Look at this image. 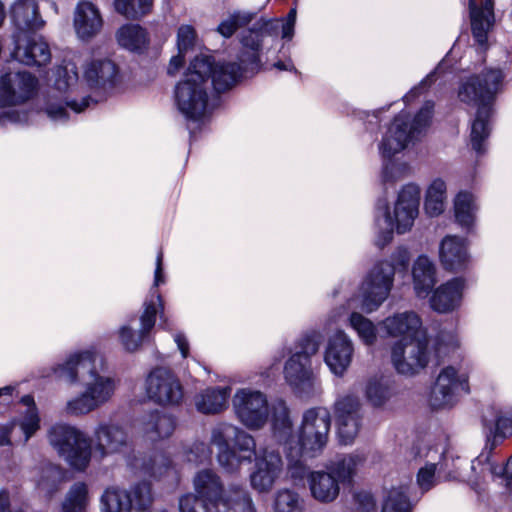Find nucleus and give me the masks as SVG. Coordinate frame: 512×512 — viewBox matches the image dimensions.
<instances>
[{"instance_id": "nucleus-50", "label": "nucleus", "mask_w": 512, "mask_h": 512, "mask_svg": "<svg viewBox=\"0 0 512 512\" xmlns=\"http://www.w3.org/2000/svg\"><path fill=\"white\" fill-rule=\"evenodd\" d=\"M356 464V457L343 455L331 463L328 473H331L337 479L338 484L346 483L351 480Z\"/></svg>"}, {"instance_id": "nucleus-52", "label": "nucleus", "mask_w": 512, "mask_h": 512, "mask_svg": "<svg viewBox=\"0 0 512 512\" xmlns=\"http://www.w3.org/2000/svg\"><path fill=\"white\" fill-rule=\"evenodd\" d=\"M350 326L357 332L359 338L366 344L372 345L376 340L374 324L363 315L353 312L349 317Z\"/></svg>"}, {"instance_id": "nucleus-45", "label": "nucleus", "mask_w": 512, "mask_h": 512, "mask_svg": "<svg viewBox=\"0 0 512 512\" xmlns=\"http://www.w3.org/2000/svg\"><path fill=\"white\" fill-rule=\"evenodd\" d=\"M88 503V488L85 483H75L66 495L62 512H85Z\"/></svg>"}, {"instance_id": "nucleus-15", "label": "nucleus", "mask_w": 512, "mask_h": 512, "mask_svg": "<svg viewBox=\"0 0 512 512\" xmlns=\"http://www.w3.org/2000/svg\"><path fill=\"white\" fill-rule=\"evenodd\" d=\"M233 409L238 420L248 429H259L269 416L266 396L250 388L236 391L232 399Z\"/></svg>"}, {"instance_id": "nucleus-27", "label": "nucleus", "mask_w": 512, "mask_h": 512, "mask_svg": "<svg viewBox=\"0 0 512 512\" xmlns=\"http://www.w3.org/2000/svg\"><path fill=\"white\" fill-rule=\"evenodd\" d=\"M127 464L135 473L148 475L156 480L174 473L171 459L163 453H154L149 458L129 455Z\"/></svg>"}, {"instance_id": "nucleus-53", "label": "nucleus", "mask_w": 512, "mask_h": 512, "mask_svg": "<svg viewBox=\"0 0 512 512\" xmlns=\"http://www.w3.org/2000/svg\"><path fill=\"white\" fill-rule=\"evenodd\" d=\"M512 436V410L501 413L496 418L495 432L492 439L488 438L486 444L495 449L505 438Z\"/></svg>"}, {"instance_id": "nucleus-11", "label": "nucleus", "mask_w": 512, "mask_h": 512, "mask_svg": "<svg viewBox=\"0 0 512 512\" xmlns=\"http://www.w3.org/2000/svg\"><path fill=\"white\" fill-rule=\"evenodd\" d=\"M51 445L71 467L84 470L90 461V440L78 429L67 424H55L49 434Z\"/></svg>"}, {"instance_id": "nucleus-48", "label": "nucleus", "mask_w": 512, "mask_h": 512, "mask_svg": "<svg viewBox=\"0 0 512 512\" xmlns=\"http://www.w3.org/2000/svg\"><path fill=\"white\" fill-rule=\"evenodd\" d=\"M365 394L373 406L380 407L390 399L392 391L387 380L373 378L368 381Z\"/></svg>"}, {"instance_id": "nucleus-22", "label": "nucleus", "mask_w": 512, "mask_h": 512, "mask_svg": "<svg viewBox=\"0 0 512 512\" xmlns=\"http://www.w3.org/2000/svg\"><path fill=\"white\" fill-rule=\"evenodd\" d=\"M420 188L415 184L405 185L398 194L394 216L397 233L408 231L419 212Z\"/></svg>"}, {"instance_id": "nucleus-31", "label": "nucleus", "mask_w": 512, "mask_h": 512, "mask_svg": "<svg viewBox=\"0 0 512 512\" xmlns=\"http://www.w3.org/2000/svg\"><path fill=\"white\" fill-rule=\"evenodd\" d=\"M308 482L312 496L319 502H332L339 495L340 486L331 473L324 471L311 472Z\"/></svg>"}, {"instance_id": "nucleus-16", "label": "nucleus", "mask_w": 512, "mask_h": 512, "mask_svg": "<svg viewBox=\"0 0 512 512\" xmlns=\"http://www.w3.org/2000/svg\"><path fill=\"white\" fill-rule=\"evenodd\" d=\"M147 397L160 406H178L183 400V387L169 369L158 367L152 370L145 381Z\"/></svg>"}, {"instance_id": "nucleus-33", "label": "nucleus", "mask_w": 512, "mask_h": 512, "mask_svg": "<svg viewBox=\"0 0 512 512\" xmlns=\"http://www.w3.org/2000/svg\"><path fill=\"white\" fill-rule=\"evenodd\" d=\"M414 290L418 298H426L436 283L433 262L425 255L417 258L412 270Z\"/></svg>"}, {"instance_id": "nucleus-8", "label": "nucleus", "mask_w": 512, "mask_h": 512, "mask_svg": "<svg viewBox=\"0 0 512 512\" xmlns=\"http://www.w3.org/2000/svg\"><path fill=\"white\" fill-rule=\"evenodd\" d=\"M195 493H186L179 499L180 512H221V508L229 507L234 497L231 489L242 487L231 485L225 490L220 477L211 469L196 473L193 478Z\"/></svg>"}, {"instance_id": "nucleus-55", "label": "nucleus", "mask_w": 512, "mask_h": 512, "mask_svg": "<svg viewBox=\"0 0 512 512\" xmlns=\"http://www.w3.org/2000/svg\"><path fill=\"white\" fill-rule=\"evenodd\" d=\"M231 492L234 494L231 504L224 507L221 512H256L252 499L244 487H233Z\"/></svg>"}, {"instance_id": "nucleus-38", "label": "nucleus", "mask_w": 512, "mask_h": 512, "mask_svg": "<svg viewBox=\"0 0 512 512\" xmlns=\"http://www.w3.org/2000/svg\"><path fill=\"white\" fill-rule=\"evenodd\" d=\"M477 206L474 196L466 191L459 192L454 200L456 222L463 228L470 230L474 224Z\"/></svg>"}, {"instance_id": "nucleus-39", "label": "nucleus", "mask_w": 512, "mask_h": 512, "mask_svg": "<svg viewBox=\"0 0 512 512\" xmlns=\"http://www.w3.org/2000/svg\"><path fill=\"white\" fill-rule=\"evenodd\" d=\"M101 512H131V501L126 489L107 488L100 499Z\"/></svg>"}, {"instance_id": "nucleus-49", "label": "nucleus", "mask_w": 512, "mask_h": 512, "mask_svg": "<svg viewBox=\"0 0 512 512\" xmlns=\"http://www.w3.org/2000/svg\"><path fill=\"white\" fill-rule=\"evenodd\" d=\"M90 97H84L80 103L76 100L67 101L65 106L61 104H50L46 107L45 111L47 116L55 121L65 123L69 119L67 108H70L74 113H80L89 106Z\"/></svg>"}, {"instance_id": "nucleus-34", "label": "nucleus", "mask_w": 512, "mask_h": 512, "mask_svg": "<svg viewBox=\"0 0 512 512\" xmlns=\"http://www.w3.org/2000/svg\"><path fill=\"white\" fill-rule=\"evenodd\" d=\"M230 395L229 387L207 388L195 396V406L202 414H217L227 407Z\"/></svg>"}, {"instance_id": "nucleus-5", "label": "nucleus", "mask_w": 512, "mask_h": 512, "mask_svg": "<svg viewBox=\"0 0 512 512\" xmlns=\"http://www.w3.org/2000/svg\"><path fill=\"white\" fill-rule=\"evenodd\" d=\"M382 325L389 336L401 337L391 348V362L399 374L414 375L427 366L429 340L415 312L397 313Z\"/></svg>"}, {"instance_id": "nucleus-43", "label": "nucleus", "mask_w": 512, "mask_h": 512, "mask_svg": "<svg viewBox=\"0 0 512 512\" xmlns=\"http://www.w3.org/2000/svg\"><path fill=\"white\" fill-rule=\"evenodd\" d=\"M65 478V471L57 465L48 463L41 468L37 487L51 496L57 491L59 484Z\"/></svg>"}, {"instance_id": "nucleus-29", "label": "nucleus", "mask_w": 512, "mask_h": 512, "mask_svg": "<svg viewBox=\"0 0 512 512\" xmlns=\"http://www.w3.org/2000/svg\"><path fill=\"white\" fill-rule=\"evenodd\" d=\"M74 26L77 35L89 39L102 27V18L97 7L89 1H80L75 10Z\"/></svg>"}, {"instance_id": "nucleus-32", "label": "nucleus", "mask_w": 512, "mask_h": 512, "mask_svg": "<svg viewBox=\"0 0 512 512\" xmlns=\"http://www.w3.org/2000/svg\"><path fill=\"white\" fill-rule=\"evenodd\" d=\"M493 450L490 449V444H486L482 452L471 462L473 476L470 478V482L474 490L478 489L480 481L484 480L487 474L493 478L504 477L506 479L504 466L491 461Z\"/></svg>"}, {"instance_id": "nucleus-1", "label": "nucleus", "mask_w": 512, "mask_h": 512, "mask_svg": "<svg viewBox=\"0 0 512 512\" xmlns=\"http://www.w3.org/2000/svg\"><path fill=\"white\" fill-rule=\"evenodd\" d=\"M211 444L218 448V462L228 473L238 471L243 462H251L254 456L255 470L250 475V482L259 492L269 491L282 471L279 452L268 448L256 450L254 438L232 424L216 426L211 433Z\"/></svg>"}, {"instance_id": "nucleus-40", "label": "nucleus", "mask_w": 512, "mask_h": 512, "mask_svg": "<svg viewBox=\"0 0 512 512\" xmlns=\"http://www.w3.org/2000/svg\"><path fill=\"white\" fill-rule=\"evenodd\" d=\"M446 199V183L440 179H434L429 185L424 202L426 213L431 216H438L444 211V201Z\"/></svg>"}, {"instance_id": "nucleus-35", "label": "nucleus", "mask_w": 512, "mask_h": 512, "mask_svg": "<svg viewBox=\"0 0 512 512\" xmlns=\"http://www.w3.org/2000/svg\"><path fill=\"white\" fill-rule=\"evenodd\" d=\"M175 428V417L158 410L152 411L148 415V420L144 422V431L152 441L170 437Z\"/></svg>"}, {"instance_id": "nucleus-10", "label": "nucleus", "mask_w": 512, "mask_h": 512, "mask_svg": "<svg viewBox=\"0 0 512 512\" xmlns=\"http://www.w3.org/2000/svg\"><path fill=\"white\" fill-rule=\"evenodd\" d=\"M322 339L323 336L318 331L304 334L296 343L295 352L285 363L284 378L299 395L308 394L313 389L315 377L310 358L318 351Z\"/></svg>"}, {"instance_id": "nucleus-6", "label": "nucleus", "mask_w": 512, "mask_h": 512, "mask_svg": "<svg viewBox=\"0 0 512 512\" xmlns=\"http://www.w3.org/2000/svg\"><path fill=\"white\" fill-rule=\"evenodd\" d=\"M96 350L90 348L71 354L68 359L54 368V373L69 383H75L81 372H88L93 379L84 393L68 401L66 411L71 415H84L107 402L114 393L115 382L110 377L97 374L95 368Z\"/></svg>"}, {"instance_id": "nucleus-46", "label": "nucleus", "mask_w": 512, "mask_h": 512, "mask_svg": "<svg viewBox=\"0 0 512 512\" xmlns=\"http://www.w3.org/2000/svg\"><path fill=\"white\" fill-rule=\"evenodd\" d=\"M116 11L128 19H139L148 14L153 0H115Z\"/></svg>"}, {"instance_id": "nucleus-9", "label": "nucleus", "mask_w": 512, "mask_h": 512, "mask_svg": "<svg viewBox=\"0 0 512 512\" xmlns=\"http://www.w3.org/2000/svg\"><path fill=\"white\" fill-rule=\"evenodd\" d=\"M164 281L163 252L160 250L156 257L153 287L150 290L149 297L144 301V310L140 316L141 329L136 333L129 326H123L119 332L121 343L127 351H136L148 338L151 330L155 326L158 314L161 320L160 327L163 329H170V324L164 315L162 296L157 291V287L164 283Z\"/></svg>"}, {"instance_id": "nucleus-36", "label": "nucleus", "mask_w": 512, "mask_h": 512, "mask_svg": "<svg viewBox=\"0 0 512 512\" xmlns=\"http://www.w3.org/2000/svg\"><path fill=\"white\" fill-rule=\"evenodd\" d=\"M116 37L120 46L132 52L141 53L149 45L147 31L138 24L123 25L117 31Z\"/></svg>"}, {"instance_id": "nucleus-59", "label": "nucleus", "mask_w": 512, "mask_h": 512, "mask_svg": "<svg viewBox=\"0 0 512 512\" xmlns=\"http://www.w3.org/2000/svg\"><path fill=\"white\" fill-rule=\"evenodd\" d=\"M382 221L385 223L386 229L380 232L379 237L377 239L376 244L379 247L385 246L392 240L393 237V221L387 205H385L383 209Z\"/></svg>"}, {"instance_id": "nucleus-4", "label": "nucleus", "mask_w": 512, "mask_h": 512, "mask_svg": "<svg viewBox=\"0 0 512 512\" xmlns=\"http://www.w3.org/2000/svg\"><path fill=\"white\" fill-rule=\"evenodd\" d=\"M504 74L500 69H485L470 76L459 87V99L477 107L471 124L470 144L478 156L486 153V141L491 133V122L497 95L503 89Z\"/></svg>"}, {"instance_id": "nucleus-61", "label": "nucleus", "mask_w": 512, "mask_h": 512, "mask_svg": "<svg viewBox=\"0 0 512 512\" xmlns=\"http://www.w3.org/2000/svg\"><path fill=\"white\" fill-rule=\"evenodd\" d=\"M356 502L366 511L372 510L375 507V500L368 492H358L354 496Z\"/></svg>"}, {"instance_id": "nucleus-23", "label": "nucleus", "mask_w": 512, "mask_h": 512, "mask_svg": "<svg viewBox=\"0 0 512 512\" xmlns=\"http://www.w3.org/2000/svg\"><path fill=\"white\" fill-rule=\"evenodd\" d=\"M439 256L445 270L457 272L465 269L469 263L466 240L446 236L440 244Z\"/></svg>"}, {"instance_id": "nucleus-57", "label": "nucleus", "mask_w": 512, "mask_h": 512, "mask_svg": "<svg viewBox=\"0 0 512 512\" xmlns=\"http://www.w3.org/2000/svg\"><path fill=\"white\" fill-rule=\"evenodd\" d=\"M196 32L190 25H182L177 33V47L180 53H186L188 49L192 48L195 42Z\"/></svg>"}, {"instance_id": "nucleus-51", "label": "nucleus", "mask_w": 512, "mask_h": 512, "mask_svg": "<svg viewBox=\"0 0 512 512\" xmlns=\"http://www.w3.org/2000/svg\"><path fill=\"white\" fill-rule=\"evenodd\" d=\"M253 18V13L234 12L218 25L217 32L225 38H230L239 28L247 26Z\"/></svg>"}, {"instance_id": "nucleus-41", "label": "nucleus", "mask_w": 512, "mask_h": 512, "mask_svg": "<svg viewBox=\"0 0 512 512\" xmlns=\"http://www.w3.org/2000/svg\"><path fill=\"white\" fill-rule=\"evenodd\" d=\"M272 429L279 440H285L291 435L292 422L289 409L282 399L275 401L272 406Z\"/></svg>"}, {"instance_id": "nucleus-26", "label": "nucleus", "mask_w": 512, "mask_h": 512, "mask_svg": "<svg viewBox=\"0 0 512 512\" xmlns=\"http://www.w3.org/2000/svg\"><path fill=\"white\" fill-rule=\"evenodd\" d=\"M11 18L17 33H32L43 28L35 0H17L11 8Z\"/></svg>"}, {"instance_id": "nucleus-20", "label": "nucleus", "mask_w": 512, "mask_h": 512, "mask_svg": "<svg viewBox=\"0 0 512 512\" xmlns=\"http://www.w3.org/2000/svg\"><path fill=\"white\" fill-rule=\"evenodd\" d=\"M335 415L339 442L351 444L360 428V402L354 395H346L335 403Z\"/></svg>"}, {"instance_id": "nucleus-58", "label": "nucleus", "mask_w": 512, "mask_h": 512, "mask_svg": "<svg viewBox=\"0 0 512 512\" xmlns=\"http://www.w3.org/2000/svg\"><path fill=\"white\" fill-rule=\"evenodd\" d=\"M211 451L203 442H197L187 452V460L194 463H202L210 458Z\"/></svg>"}, {"instance_id": "nucleus-14", "label": "nucleus", "mask_w": 512, "mask_h": 512, "mask_svg": "<svg viewBox=\"0 0 512 512\" xmlns=\"http://www.w3.org/2000/svg\"><path fill=\"white\" fill-rule=\"evenodd\" d=\"M394 265L387 261L377 262L361 285V308L369 313L376 310L388 297L393 285Z\"/></svg>"}, {"instance_id": "nucleus-2", "label": "nucleus", "mask_w": 512, "mask_h": 512, "mask_svg": "<svg viewBox=\"0 0 512 512\" xmlns=\"http://www.w3.org/2000/svg\"><path fill=\"white\" fill-rule=\"evenodd\" d=\"M211 444L218 448V462L228 473L238 471L243 462H251L254 456L255 470L250 475V482L259 492L269 491L282 471L279 452L268 448L256 450L254 438L232 424L216 426L211 433Z\"/></svg>"}, {"instance_id": "nucleus-47", "label": "nucleus", "mask_w": 512, "mask_h": 512, "mask_svg": "<svg viewBox=\"0 0 512 512\" xmlns=\"http://www.w3.org/2000/svg\"><path fill=\"white\" fill-rule=\"evenodd\" d=\"M463 462L459 456L454 457L450 452H444L440 461L436 464L438 468V478L443 477L445 481L461 480L462 474L460 472Z\"/></svg>"}, {"instance_id": "nucleus-21", "label": "nucleus", "mask_w": 512, "mask_h": 512, "mask_svg": "<svg viewBox=\"0 0 512 512\" xmlns=\"http://www.w3.org/2000/svg\"><path fill=\"white\" fill-rule=\"evenodd\" d=\"M353 354L350 338L343 331H337L328 339L324 361L333 374L343 376L352 362Z\"/></svg>"}, {"instance_id": "nucleus-54", "label": "nucleus", "mask_w": 512, "mask_h": 512, "mask_svg": "<svg viewBox=\"0 0 512 512\" xmlns=\"http://www.w3.org/2000/svg\"><path fill=\"white\" fill-rule=\"evenodd\" d=\"M274 512H303L299 495L291 490H280L275 498Z\"/></svg>"}, {"instance_id": "nucleus-12", "label": "nucleus", "mask_w": 512, "mask_h": 512, "mask_svg": "<svg viewBox=\"0 0 512 512\" xmlns=\"http://www.w3.org/2000/svg\"><path fill=\"white\" fill-rule=\"evenodd\" d=\"M331 427L330 412L323 407L307 410L298 436L299 455L314 457L326 446Z\"/></svg>"}, {"instance_id": "nucleus-62", "label": "nucleus", "mask_w": 512, "mask_h": 512, "mask_svg": "<svg viewBox=\"0 0 512 512\" xmlns=\"http://www.w3.org/2000/svg\"><path fill=\"white\" fill-rule=\"evenodd\" d=\"M57 79L55 80V87L59 91H65L69 88L70 83L69 79L70 77L67 76V70L66 68H58L56 71Z\"/></svg>"}, {"instance_id": "nucleus-25", "label": "nucleus", "mask_w": 512, "mask_h": 512, "mask_svg": "<svg viewBox=\"0 0 512 512\" xmlns=\"http://www.w3.org/2000/svg\"><path fill=\"white\" fill-rule=\"evenodd\" d=\"M96 452L104 457L124 451L129 444L126 431L115 424L103 423L95 431Z\"/></svg>"}, {"instance_id": "nucleus-64", "label": "nucleus", "mask_w": 512, "mask_h": 512, "mask_svg": "<svg viewBox=\"0 0 512 512\" xmlns=\"http://www.w3.org/2000/svg\"><path fill=\"white\" fill-rule=\"evenodd\" d=\"M174 340L181 352L182 357L187 358L189 354V343L185 335L182 333H177L174 336Z\"/></svg>"}, {"instance_id": "nucleus-19", "label": "nucleus", "mask_w": 512, "mask_h": 512, "mask_svg": "<svg viewBox=\"0 0 512 512\" xmlns=\"http://www.w3.org/2000/svg\"><path fill=\"white\" fill-rule=\"evenodd\" d=\"M14 49L12 57L27 66H43L50 62L51 53L48 44L35 32L13 34Z\"/></svg>"}, {"instance_id": "nucleus-13", "label": "nucleus", "mask_w": 512, "mask_h": 512, "mask_svg": "<svg viewBox=\"0 0 512 512\" xmlns=\"http://www.w3.org/2000/svg\"><path fill=\"white\" fill-rule=\"evenodd\" d=\"M282 30L281 19L261 18L253 24V27L241 34V50L238 55V66L242 75L245 72H255L260 68V52L265 36H276Z\"/></svg>"}, {"instance_id": "nucleus-18", "label": "nucleus", "mask_w": 512, "mask_h": 512, "mask_svg": "<svg viewBox=\"0 0 512 512\" xmlns=\"http://www.w3.org/2000/svg\"><path fill=\"white\" fill-rule=\"evenodd\" d=\"M38 79L29 72H8L0 77V107L25 103L34 97Z\"/></svg>"}, {"instance_id": "nucleus-28", "label": "nucleus", "mask_w": 512, "mask_h": 512, "mask_svg": "<svg viewBox=\"0 0 512 512\" xmlns=\"http://www.w3.org/2000/svg\"><path fill=\"white\" fill-rule=\"evenodd\" d=\"M464 279L455 277L440 285L430 298V306L439 313H446L457 308L462 300Z\"/></svg>"}, {"instance_id": "nucleus-30", "label": "nucleus", "mask_w": 512, "mask_h": 512, "mask_svg": "<svg viewBox=\"0 0 512 512\" xmlns=\"http://www.w3.org/2000/svg\"><path fill=\"white\" fill-rule=\"evenodd\" d=\"M118 74L117 66L109 59L91 61L85 71L84 78L92 89L113 87Z\"/></svg>"}, {"instance_id": "nucleus-3", "label": "nucleus", "mask_w": 512, "mask_h": 512, "mask_svg": "<svg viewBox=\"0 0 512 512\" xmlns=\"http://www.w3.org/2000/svg\"><path fill=\"white\" fill-rule=\"evenodd\" d=\"M242 77L241 68L234 62L215 63L211 56L195 57L184 78L175 87V102L178 110L188 120L199 121L208 108L207 85L209 79L217 93L235 86Z\"/></svg>"}, {"instance_id": "nucleus-37", "label": "nucleus", "mask_w": 512, "mask_h": 512, "mask_svg": "<svg viewBox=\"0 0 512 512\" xmlns=\"http://www.w3.org/2000/svg\"><path fill=\"white\" fill-rule=\"evenodd\" d=\"M16 425L20 427L24 434V442H27L40 428L38 408H33L32 411H25L20 419H14L11 422V426H3L0 432V446L10 444L9 435Z\"/></svg>"}, {"instance_id": "nucleus-7", "label": "nucleus", "mask_w": 512, "mask_h": 512, "mask_svg": "<svg viewBox=\"0 0 512 512\" xmlns=\"http://www.w3.org/2000/svg\"><path fill=\"white\" fill-rule=\"evenodd\" d=\"M434 110V103L426 101L414 118L401 111L394 117L392 125L388 128L379 146L380 153L388 162L384 163L382 177L384 182L392 180L390 170L394 167L391 158L404 150L410 142L417 139L430 125Z\"/></svg>"}, {"instance_id": "nucleus-56", "label": "nucleus", "mask_w": 512, "mask_h": 512, "mask_svg": "<svg viewBox=\"0 0 512 512\" xmlns=\"http://www.w3.org/2000/svg\"><path fill=\"white\" fill-rule=\"evenodd\" d=\"M436 471H438V468L434 463L426 464L424 467L420 468L417 473V484L422 492H427L435 486L437 482L435 476Z\"/></svg>"}, {"instance_id": "nucleus-44", "label": "nucleus", "mask_w": 512, "mask_h": 512, "mask_svg": "<svg viewBox=\"0 0 512 512\" xmlns=\"http://www.w3.org/2000/svg\"><path fill=\"white\" fill-rule=\"evenodd\" d=\"M408 493L409 487L406 485L392 488L384 500L382 512H411Z\"/></svg>"}, {"instance_id": "nucleus-60", "label": "nucleus", "mask_w": 512, "mask_h": 512, "mask_svg": "<svg viewBox=\"0 0 512 512\" xmlns=\"http://www.w3.org/2000/svg\"><path fill=\"white\" fill-rule=\"evenodd\" d=\"M282 21V38L291 40L294 35L296 23V8H291L287 16Z\"/></svg>"}, {"instance_id": "nucleus-63", "label": "nucleus", "mask_w": 512, "mask_h": 512, "mask_svg": "<svg viewBox=\"0 0 512 512\" xmlns=\"http://www.w3.org/2000/svg\"><path fill=\"white\" fill-rule=\"evenodd\" d=\"M184 57H185V53H180V51H178V54L171 58V60L169 62L168 69H167V73L170 76L176 75L177 72L179 71V69L183 66Z\"/></svg>"}, {"instance_id": "nucleus-24", "label": "nucleus", "mask_w": 512, "mask_h": 512, "mask_svg": "<svg viewBox=\"0 0 512 512\" xmlns=\"http://www.w3.org/2000/svg\"><path fill=\"white\" fill-rule=\"evenodd\" d=\"M469 10L473 38L478 45L484 47L494 22V0H483L480 6L475 0H469Z\"/></svg>"}, {"instance_id": "nucleus-42", "label": "nucleus", "mask_w": 512, "mask_h": 512, "mask_svg": "<svg viewBox=\"0 0 512 512\" xmlns=\"http://www.w3.org/2000/svg\"><path fill=\"white\" fill-rule=\"evenodd\" d=\"M127 494L131 501V508L134 507L138 511H147L154 501L152 486L148 481L134 483L130 489L127 490Z\"/></svg>"}, {"instance_id": "nucleus-17", "label": "nucleus", "mask_w": 512, "mask_h": 512, "mask_svg": "<svg viewBox=\"0 0 512 512\" xmlns=\"http://www.w3.org/2000/svg\"><path fill=\"white\" fill-rule=\"evenodd\" d=\"M469 392L468 376L460 375L453 366H447L441 370L431 389L429 403L433 409L450 408L461 393Z\"/></svg>"}]
</instances>
